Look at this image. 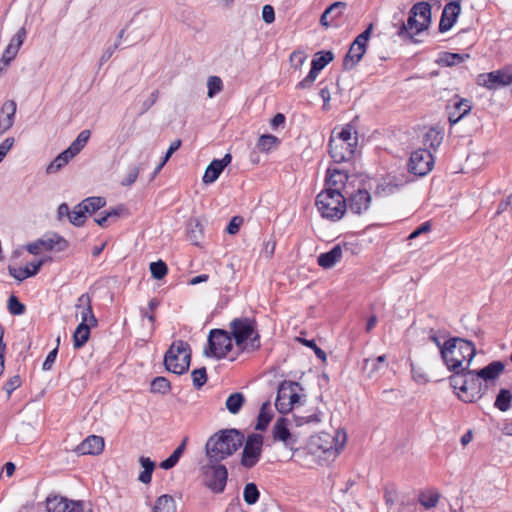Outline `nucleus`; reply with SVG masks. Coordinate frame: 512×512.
<instances>
[{
	"label": "nucleus",
	"instance_id": "f257e3e1",
	"mask_svg": "<svg viewBox=\"0 0 512 512\" xmlns=\"http://www.w3.org/2000/svg\"><path fill=\"white\" fill-rule=\"evenodd\" d=\"M244 442V435L236 429H223L206 442L205 453L210 463H220L233 455Z\"/></svg>",
	"mask_w": 512,
	"mask_h": 512
},
{
	"label": "nucleus",
	"instance_id": "f03ea898",
	"mask_svg": "<svg viewBox=\"0 0 512 512\" xmlns=\"http://www.w3.org/2000/svg\"><path fill=\"white\" fill-rule=\"evenodd\" d=\"M475 345L462 338H450L442 347L441 357L449 370H467L475 356Z\"/></svg>",
	"mask_w": 512,
	"mask_h": 512
},
{
	"label": "nucleus",
	"instance_id": "7ed1b4c3",
	"mask_svg": "<svg viewBox=\"0 0 512 512\" xmlns=\"http://www.w3.org/2000/svg\"><path fill=\"white\" fill-rule=\"evenodd\" d=\"M358 146L357 131L350 124L337 131L335 128L329 139V154L336 163L349 161L353 158Z\"/></svg>",
	"mask_w": 512,
	"mask_h": 512
},
{
	"label": "nucleus",
	"instance_id": "20e7f679",
	"mask_svg": "<svg viewBox=\"0 0 512 512\" xmlns=\"http://www.w3.org/2000/svg\"><path fill=\"white\" fill-rule=\"evenodd\" d=\"M316 207L323 218L340 220L347 210V200L337 189H325L316 197Z\"/></svg>",
	"mask_w": 512,
	"mask_h": 512
},
{
	"label": "nucleus",
	"instance_id": "39448f33",
	"mask_svg": "<svg viewBox=\"0 0 512 512\" xmlns=\"http://www.w3.org/2000/svg\"><path fill=\"white\" fill-rule=\"evenodd\" d=\"M229 328L238 347L245 349L243 345L249 340L247 345L250 350L260 348V335L256 331V321L253 318H235L230 322Z\"/></svg>",
	"mask_w": 512,
	"mask_h": 512
},
{
	"label": "nucleus",
	"instance_id": "423d86ee",
	"mask_svg": "<svg viewBox=\"0 0 512 512\" xmlns=\"http://www.w3.org/2000/svg\"><path fill=\"white\" fill-rule=\"evenodd\" d=\"M191 361V350L187 342L178 340L172 343L164 356L165 368L178 375L188 371Z\"/></svg>",
	"mask_w": 512,
	"mask_h": 512
},
{
	"label": "nucleus",
	"instance_id": "0eeeda50",
	"mask_svg": "<svg viewBox=\"0 0 512 512\" xmlns=\"http://www.w3.org/2000/svg\"><path fill=\"white\" fill-rule=\"evenodd\" d=\"M431 22V6L427 2H418L410 10L406 23H403L398 34L414 36L427 29Z\"/></svg>",
	"mask_w": 512,
	"mask_h": 512
},
{
	"label": "nucleus",
	"instance_id": "6e6552de",
	"mask_svg": "<svg viewBox=\"0 0 512 512\" xmlns=\"http://www.w3.org/2000/svg\"><path fill=\"white\" fill-rule=\"evenodd\" d=\"M232 337L222 329H213L208 336V345L204 350L207 357L222 359L232 350Z\"/></svg>",
	"mask_w": 512,
	"mask_h": 512
},
{
	"label": "nucleus",
	"instance_id": "1a4fd4ad",
	"mask_svg": "<svg viewBox=\"0 0 512 512\" xmlns=\"http://www.w3.org/2000/svg\"><path fill=\"white\" fill-rule=\"evenodd\" d=\"M300 386L296 382L284 381L280 384L277 392L275 406L284 414L290 412L300 400L298 391Z\"/></svg>",
	"mask_w": 512,
	"mask_h": 512
},
{
	"label": "nucleus",
	"instance_id": "9d476101",
	"mask_svg": "<svg viewBox=\"0 0 512 512\" xmlns=\"http://www.w3.org/2000/svg\"><path fill=\"white\" fill-rule=\"evenodd\" d=\"M205 485L215 493H222L225 489L228 471L220 463H210L204 468Z\"/></svg>",
	"mask_w": 512,
	"mask_h": 512
},
{
	"label": "nucleus",
	"instance_id": "9b49d317",
	"mask_svg": "<svg viewBox=\"0 0 512 512\" xmlns=\"http://www.w3.org/2000/svg\"><path fill=\"white\" fill-rule=\"evenodd\" d=\"M486 391L487 385L483 384L480 377L476 375V370H470L468 368L463 393H457V395L462 401L472 403L482 398Z\"/></svg>",
	"mask_w": 512,
	"mask_h": 512
},
{
	"label": "nucleus",
	"instance_id": "f8f14e48",
	"mask_svg": "<svg viewBox=\"0 0 512 512\" xmlns=\"http://www.w3.org/2000/svg\"><path fill=\"white\" fill-rule=\"evenodd\" d=\"M434 165V158L432 153L424 148H419L411 153L408 170L417 176H425L428 174Z\"/></svg>",
	"mask_w": 512,
	"mask_h": 512
},
{
	"label": "nucleus",
	"instance_id": "ddd939ff",
	"mask_svg": "<svg viewBox=\"0 0 512 512\" xmlns=\"http://www.w3.org/2000/svg\"><path fill=\"white\" fill-rule=\"evenodd\" d=\"M263 436L260 434H251L247 437L242 452L241 465L246 468L254 467L262 453Z\"/></svg>",
	"mask_w": 512,
	"mask_h": 512
},
{
	"label": "nucleus",
	"instance_id": "4468645a",
	"mask_svg": "<svg viewBox=\"0 0 512 512\" xmlns=\"http://www.w3.org/2000/svg\"><path fill=\"white\" fill-rule=\"evenodd\" d=\"M371 195L365 189H358L348 198L347 208L354 214H362L370 207Z\"/></svg>",
	"mask_w": 512,
	"mask_h": 512
},
{
	"label": "nucleus",
	"instance_id": "2eb2a0df",
	"mask_svg": "<svg viewBox=\"0 0 512 512\" xmlns=\"http://www.w3.org/2000/svg\"><path fill=\"white\" fill-rule=\"evenodd\" d=\"M460 12L461 5L458 1H449L443 9L439 23V31L447 32L450 30L456 22Z\"/></svg>",
	"mask_w": 512,
	"mask_h": 512
},
{
	"label": "nucleus",
	"instance_id": "dca6fc26",
	"mask_svg": "<svg viewBox=\"0 0 512 512\" xmlns=\"http://www.w3.org/2000/svg\"><path fill=\"white\" fill-rule=\"evenodd\" d=\"M512 83V66L493 71L487 74L484 85L488 89H496Z\"/></svg>",
	"mask_w": 512,
	"mask_h": 512
},
{
	"label": "nucleus",
	"instance_id": "f3484780",
	"mask_svg": "<svg viewBox=\"0 0 512 512\" xmlns=\"http://www.w3.org/2000/svg\"><path fill=\"white\" fill-rule=\"evenodd\" d=\"M448 109V121L451 125L458 123L465 115H467L472 105L468 99H459L455 97L453 104L447 107Z\"/></svg>",
	"mask_w": 512,
	"mask_h": 512
},
{
	"label": "nucleus",
	"instance_id": "a211bd4d",
	"mask_svg": "<svg viewBox=\"0 0 512 512\" xmlns=\"http://www.w3.org/2000/svg\"><path fill=\"white\" fill-rule=\"evenodd\" d=\"M104 449V439L101 436L90 435L75 449L79 455H98Z\"/></svg>",
	"mask_w": 512,
	"mask_h": 512
},
{
	"label": "nucleus",
	"instance_id": "6ab92c4d",
	"mask_svg": "<svg viewBox=\"0 0 512 512\" xmlns=\"http://www.w3.org/2000/svg\"><path fill=\"white\" fill-rule=\"evenodd\" d=\"M231 155L226 154L222 159H214L206 168V171L203 175V182L205 184H211L215 182L224 168L230 164L231 162Z\"/></svg>",
	"mask_w": 512,
	"mask_h": 512
},
{
	"label": "nucleus",
	"instance_id": "aec40b11",
	"mask_svg": "<svg viewBox=\"0 0 512 512\" xmlns=\"http://www.w3.org/2000/svg\"><path fill=\"white\" fill-rule=\"evenodd\" d=\"M76 308L78 310L77 315L79 314L81 317L80 323H86V325H96L97 319L93 314L92 306H91V298L88 293L82 294L77 299Z\"/></svg>",
	"mask_w": 512,
	"mask_h": 512
},
{
	"label": "nucleus",
	"instance_id": "412c9836",
	"mask_svg": "<svg viewBox=\"0 0 512 512\" xmlns=\"http://www.w3.org/2000/svg\"><path fill=\"white\" fill-rule=\"evenodd\" d=\"M17 105L14 100H7L0 109V135L8 131L14 124Z\"/></svg>",
	"mask_w": 512,
	"mask_h": 512
},
{
	"label": "nucleus",
	"instance_id": "4be33fe9",
	"mask_svg": "<svg viewBox=\"0 0 512 512\" xmlns=\"http://www.w3.org/2000/svg\"><path fill=\"white\" fill-rule=\"evenodd\" d=\"M505 370V364L502 361H493L482 369L476 370V375L488 386L489 382H494Z\"/></svg>",
	"mask_w": 512,
	"mask_h": 512
},
{
	"label": "nucleus",
	"instance_id": "5701e85b",
	"mask_svg": "<svg viewBox=\"0 0 512 512\" xmlns=\"http://www.w3.org/2000/svg\"><path fill=\"white\" fill-rule=\"evenodd\" d=\"M343 248L340 244L335 245L330 251L318 256L317 262L324 269L334 267L342 258Z\"/></svg>",
	"mask_w": 512,
	"mask_h": 512
},
{
	"label": "nucleus",
	"instance_id": "b1692460",
	"mask_svg": "<svg viewBox=\"0 0 512 512\" xmlns=\"http://www.w3.org/2000/svg\"><path fill=\"white\" fill-rule=\"evenodd\" d=\"M273 436L275 440L282 441L286 446H292L294 439L288 429V419L279 418L273 427Z\"/></svg>",
	"mask_w": 512,
	"mask_h": 512
},
{
	"label": "nucleus",
	"instance_id": "393cba45",
	"mask_svg": "<svg viewBox=\"0 0 512 512\" xmlns=\"http://www.w3.org/2000/svg\"><path fill=\"white\" fill-rule=\"evenodd\" d=\"M44 264V260H38L30 263L33 266V270H30L29 266L25 267H12L9 266V273L18 281H23L31 276L36 275Z\"/></svg>",
	"mask_w": 512,
	"mask_h": 512
},
{
	"label": "nucleus",
	"instance_id": "a878e982",
	"mask_svg": "<svg viewBox=\"0 0 512 512\" xmlns=\"http://www.w3.org/2000/svg\"><path fill=\"white\" fill-rule=\"evenodd\" d=\"M292 417L296 426H303L305 424H318L321 421L320 412L317 408L311 412H304L296 408Z\"/></svg>",
	"mask_w": 512,
	"mask_h": 512
},
{
	"label": "nucleus",
	"instance_id": "bb28decb",
	"mask_svg": "<svg viewBox=\"0 0 512 512\" xmlns=\"http://www.w3.org/2000/svg\"><path fill=\"white\" fill-rule=\"evenodd\" d=\"M366 52L365 47H360L358 45H355L354 43L351 44L349 51L347 52L343 66L346 70L353 69L356 64L362 59L363 55Z\"/></svg>",
	"mask_w": 512,
	"mask_h": 512
},
{
	"label": "nucleus",
	"instance_id": "cd10ccee",
	"mask_svg": "<svg viewBox=\"0 0 512 512\" xmlns=\"http://www.w3.org/2000/svg\"><path fill=\"white\" fill-rule=\"evenodd\" d=\"M347 180L348 175L345 171L339 169H328L327 189H337L338 191H341V188L345 186Z\"/></svg>",
	"mask_w": 512,
	"mask_h": 512
},
{
	"label": "nucleus",
	"instance_id": "c85d7f7f",
	"mask_svg": "<svg viewBox=\"0 0 512 512\" xmlns=\"http://www.w3.org/2000/svg\"><path fill=\"white\" fill-rule=\"evenodd\" d=\"M90 135V130H82L78 134L77 138L70 144V146L67 149H65L66 153H68L72 158H74L85 147L90 138Z\"/></svg>",
	"mask_w": 512,
	"mask_h": 512
},
{
	"label": "nucleus",
	"instance_id": "c756f323",
	"mask_svg": "<svg viewBox=\"0 0 512 512\" xmlns=\"http://www.w3.org/2000/svg\"><path fill=\"white\" fill-rule=\"evenodd\" d=\"M246 398L241 392H234L230 394L225 402L226 409L229 413L236 415L240 412L245 404Z\"/></svg>",
	"mask_w": 512,
	"mask_h": 512
},
{
	"label": "nucleus",
	"instance_id": "7c9ffc66",
	"mask_svg": "<svg viewBox=\"0 0 512 512\" xmlns=\"http://www.w3.org/2000/svg\"><path fill=\"white\" fill-rule=\"evenodd\" d=\"M273 413L270 408V403L265 402L262 404L258 417H257V423L255 426L256 430L264 431L267 426L269 425L270 421L272 420Z\"/></svg>",
	"mask_w": 512,
	"mask_h": 512
},
{
	"label": "nucleus",
	"instance_id": "2f4dec72",
	"mask_svg": "<svg viewBox=\"0 0 512 512\" xmlns=\"http://www.w3.org/2000/svg\"><path fill=\"white\" fill-rule=\"evenodd\" d=\"M440 499V494L433 490H424L419 493L418 501L419 503L426 509H431L436 507Z\"/></svg>",
	"mask_w": 512,
	"mask_h": 512
},
{
	"label": "nucleus",
	"instance_id": "473e14b6",
	"mask_svg": "<svg viewBox=\"0 0 512 512\" xmlns=\"http://www.w3.org/2000/svg\"><path fill=\"white\" fill-rule=\"evenodd\" d=\"M43 240L44 250L46 251L56 250L58 252H62L69 246L68 241L58 234H53L51 237Z\"/></svg>",
	"mask_w": 512,
	"mask_h": 512
},
{
	"label": "nucleus",
	"instance_id": "72a5a7b5",
	"mask_svg": "<svg viewBox=\"0 0 512 512\" xmlns=\"http://www.w3.org/2000/svg\"><path fill=\"white\" fill-rule=\"evenodd\" d=\"M86 323H80L73 334V343L76 349L81 348L88 341L90 337V327Z\"/></svg>",
	"mask_w": 512,
	"mask_h": 512
},
{
	"label": "nucleus",
	"instance_id": "f704fd0d",
	"mask_svg": "<svg viewBox=\"0 0 512 512\" xmlns=\"http://www.w3.org/2000/svg\"><path fill=\"white\" fill-rule=\"evenodd\" d=\"M139 463L143 467V471L140 473L138 480L144 484L151 482L152 473L155 469V462L148 457L141 456Z\"/></svg>",
	"mask_w": 512,
	"mask_h": 512
},
{
	"label": "nucleus",
	"instance_id": "c9c22d12",
	"mask_svg": "<svg viewBox=\"0 0 512 512\" xmlns=\"http://www.w3.org/2000/svg\"><path fill=\"white\" fill-rule=\"evenodd\" d=\"M106 200L103 197H88L79 203V207L86 213L92 214L104 207Z\"/></svg>",
	"mask_w": 512,
	"mask_h": 512
},
{
	"label": "nucleus",
	"instance_id": "e433bc0d",
	"mask_svg": "<svg viewBox=\"0 0 512 512\" xmlns=\"http://www.w3.org/2000/svg\"><path fill=\"white\" fill-rule=\"evenodd\" d=\"M152 512H176L175 501L170 495H162L157 500Z\"/></svg>",
	"mask_w": 512,
	"mask_h": 512
},
{
	"label": "nucleus",
	"instance_id": "4c0bfd02",
	"mask_svg": "<svg viewBox=\"0 0 512 512\" xmlns=\"http://www.w3.org/2000/svg\"><path fill=\"white\" fill-rule=\"evenodd\" d=\"M512 402V393L508 389H500L496 396L494 406L501 412H506L510 409Z\"/></svg>",
	"mask_w": 512,
	"mask_h": 512
},
{
	"label": "nucleus",
	"instance_id": "58836bf2",
	"mask_svg": "<svg viewBox=\"0 0 512 512\" xmlns=\"http://www.w3.org/2000/svg\"><path fill=\"white\" fill-rule=\"evenodd\" d=\"M186 442L187 439L185 438L182 443L173 451V453L166 460L160 463V467L162 469L169 470L177 464L186 448Z\"/></svg>",
	"mask_w": 512,
	"mask_h": 512
},
{
	"label": "nucleus",
	"instance_id": "ea45409f",
	"mask_svg": "<svg viewBox=\"0 0 512 512\" xmlns=\"http://www.w3.org/2000/svg\"><path fill=\"white\" fill-rule=\"evenodd\" d=\"M73 159L66 151L61 152L46 168L48 174L60 171L68 162Z\"/></svg>",
	"mask_w": 512,
	"mask_h": 512
},
{
	"label": "nucleus",
	"instance_id": "a19ab883",
	"mask_svg": "<svg viewBox=\"0 0 512 512\" xmlns=\"http://www.w3.org/2000/svg\"><path fill=\"white\" fill-rule=\"evenodd\" d=\"M69 500L64 497H49L46 500V508L48 512H65V508L68 507Z\"/></svg>",
	"mask_w": 512,
	"mask_h": 512
},
{
	"label": "nucleus",
	"instance_id": "79ce46f5",
	"mask_svg": "<svg viewBox=\"0 0 512 512\" xmlns=\"http://www.w3.org/2000/svg\"><path fill=\"white\" fill-rule=\"evenodd\" d=\"M442 139L443 136L438 130L430 128L423 136V144L426 147L436 149L441 144Z\"/></svg>",
	"mask_w": 512,
	"mask_h": 512
},
{
	"label": "nucleus",
	"instance_id": "37998d69",
	"mask_svg": "<svg viewBox=\"0 0 512 512\" xmlns=\"http://www.w3.org/2000/svg\"><path fill=\"white\" fill-rule=\"evenodd\" d=\"M453 372L452 376H450V385L454 390H458V393H463V389L466 383V371L455 369L451 370Z\"/></svg>",
	"mask_w": 512,
	"mask_h": 512
},
{
	"label": "nucleus",
	"instance_id": "c03bdc74",
	"mask_svg": "<svg viewBox=\"0 0 512 512\" xmlns=\"http://www.w3.org/2000/svg\"><path fill=\"white\" fill-rule=\"evenodd\" d=\"M279 144V139L271 134H265L260 136L257 142V148L261 152H269L272 148Z\"/></svg>",
	"mask_w": 512,
	"mask_h": 512
},
{
	"label": "nucleus",
	"instance_id": "a18cd8bd",
	"mask_svg": "<svg viewBox=\"0 0 512 512\" xmlns=\"http://www.w3.org/2000/svg\"><path fill=\"white\" fill-rule=\"evenodd\" d=\"M334 59V55L331 51L318 52L311 62V65L315 68H319L321 71L326 65H328Z\"/></svg>",
	"mask_w": 512,
	"mask_h": 512
},
{
	"label": "nucleus",
	"instance_id": "49530a36",
	"mask_svg": "<svg viewBox=\"0 0 512 512\" xmlns=\"http://www.w3.org/2000/svg\"><path fill=\"white\" fill-rule=\"evenodd\" d=\"M171 389L170 382L162 376L154 378L151 382L150 390L153 393L167 394Z\"/></svg>",
	"mask_w": 512,
	"mask_h": 512
},
{
	"label": "nucleus",
	"instance_id": "de8ad7c7",
	"mask_svg": "<svg viewBox=\"0 0 512 512\" xmlns=\"http://www.w3.org/2000/svg\"><path fill=\"white\" fill-rule=\"evenodd\" d=\"M259 490L254 483H247L244 487L243 498L248 505L255 504L259 499Z\"/></svg>",
	"mask_w": 512,
	"mask_h": 512
},
{
	"label": "nucleus",
	"instance_id": "09e8293b",
	"mask_svg": "<svg viewBox=\"0 0 512 512\" xmlns=\"http://www.w3.org/2000/svg\"><path fill=\"white\" fill-rule=\"evenodd\" d=\"M467 58H469V54L445 53L441 58V62L445 66L450 67L464 62Z\"/></svg>",
	"mask_w": 512,
	"mask_h": 512
},
{
	"label": "nucleus",
	"instance_id": "8fccbe9b",
	"mask_svg": "<svg viewBox=\"0 0 512 512\" xmlns=\"http://www.w3.org/2000/svg\"><path fill=\"white\" fill-rule=\"evenodd\" d=\"M150 271L153 278L161 280L168 273V267L165 262L158 260L150 264Z\"/></svg>",
	"mask_w": 512,
	"mask_h": 512
},
{
	"label": "nucleus",
	"instance_id": "3c124183",
	"mask_svg": "<svg viewBox=\"0 0 512 512\" xmlns=\"http://www.w3.org/2000/svg\"><path fill=\"white\" fill-rule=\"evenodd\" d=\"M346 3L345 2H335L333 4H331L324 12L323 14L321 15V18H320V23L321 25L325 26V27H329L331 22L333 20H330V15H332V11L333 10H336L338 8H346Z\"/></svg>",
	"mask_w": 512,
	"mask_h": 512
},
{
	"label": "nucleus",
	"instance_id": "603ef678",
	"mask_svg": "<svg viewBox=\"0 0 512 512\" xmlns=\"http://www.w3.org/2000/svg\"><path fill=\"white\" fill-rule=\"evenodd\" d=\"M208 97L212 98L223 89V83L220 77L210 76L207 82Z\"/></svg>",
	"mask_w": 512,
	"mask_h": 512
},
{
	"label": "nucleus",
	"instance_id": "864d4df0",
	"mask_svg": "<svg viewBox=\"0 0 512 512\" xmlns=\"http://www.w3.org/2000/svg\"><path fill=\"white\" fill-rule=\"evenodd\" d=\"M85 211L79 207V204L70 213L69 222L74 226L81 227L85 223Z\"/></svg>",
	"mask_w": 512,
	"mask_h": 512
},
{
	"label": "nucleus",
	"instance_id": "5fc2aeb1",
	"mask_svg": "<svg viewBox=\"0 0 512 512\" xmlns=\"http://www.w3.org/2000/svg\"><path fill=\"white\" fill-rule=\"evenodd\" d=\"M193 385L195 388H201L207 382L206 368H198L191 373Z\"/></svg>",
	"mask_w": 512,
	"mask_h": 512
},
{
	"label": "nucleus",
	"instance_id": "6e6d98bb",
	"mask_svg": "<svg viewBox=\"0 0 512 512\" xmlns=\"http://www.w3.org/2000/svg\"><path fill=\"white\" fill-rule=\"evenodd\" d=\"M319 68H315L311 65V69L308 75L297 84L298 89H308L312 86L319 74Z\"/></svg>",
	"mask_w": 512,
	"mask_h": 512
},
{
	"label": "nucleus",
	"instance_id": "4d7b16f0",
	"mask_svg": "<svg viewBox=\"0 0 512 512\" xmlns=\"http://www.w3.org/2000/svg\"><path fill=\"white\" fill-rule=\"evenodd\" d=\"M8 310L12 315H22L25 312V306L16 296L11 295L8 299Z\"/></svg>",
	"mask_w": 512,
	"mask_h": 512
},
{
	"label": "nucleus",
	"instance_id": "13d9d810",
	"mask_svg": "<svg viewBox=\"0 0 512 512\" xmlns=\"http://www.w3.org/2000/svg\"><path fill=\"white\" fill-rule=\"evenodd\" d=\"M143 164L141 163L139 166H134L130 169L127 175L121 181L122 186H131L138 178L139 172L142 169Z\"/></svg>",
	"mask_w": 512,
	"mask_h": 512
},
{
	"label": "nucleus",
	"instance_id": "bf43d9fd",
	"mask_svg": "<svg viewBox=\"0 0 512 512\" xmlns=\"http://www.w3.org/2000/svg\"><path fill=\"white\" fill-rule=\"evenodd\" d=\"M188 237L194 245H199L202 237V225L198 221L191 226Z\"/></svg>",
	"mask_w": 512,
	"mask_h": 512
},
{
	"label": "nucleus",
	"instance_id": "052dcab7",
	"mask_svg": "<svg viewBox=\"0 0 512 512\" xmlns=\"http://www.w3.org/2000/svg\"><path fill=\"white\" fill-rule=\"evenodd\" d=\"M26 30L24 27L19 29V31L12 37L10 40V43L8 44L9 47H14L15 50L19 51L21 45L23 44L25 38H26Z\"/></svg>",
	"mask_w": 512,
	"mask_h": 512
},
{
	"label": "nucleus",
	"instance_id": "680f3d73",
	"mask_svg": "<svg viewBox=\"0 0 512 512\" xmlns=\"http://www.w3.org/2000/svg\"><path fill=\"white\" fill-rule=\"evenodd\" d=\"M372 29H373V24H369V26L366 28L365 31H363L361 34H359L355 40L353 41V43L355 45H358L360 47H367V42L371 36V32H372Z\"/></svg>",
	"mask_w": 512,
	"mask_h": 512
},
{
	"label": "nucleus",
	"instance_id": "e2e57ef3",
	"mask_svg": "<svg viewBox=\"0 0 512 512\" xmlns=\"http://www.w3.org/2000/svg\"><path fill=\"white\" fill-rule=\"evenodd\" d=\"M21 385V378L19 375H14L13 377L9 378L8 381L5 383L3 389L6 391L7 396L10 397L12 392L16 390Z\"/></svg>",
	"mask_w": 512,
	"mask_h": 512
},
{
	"label": "nucleus",
	"instance_id": "0e129e2a",
	"mask_svg": "<svg viewBox=\"0 0 512 512\" xmlns=\"http://www.w3.org/2000/svg\"><path fill=\"white\" fill-rule=\"evenodd\" d=\"M158 96V90L153 91L150 96L142 103V109L139 115L146 113L156 103Z\"/></svg>",
	"mask_w": 512,
	"mask_h": 512
},
{
	"label": "nucleus",
	"instance_id": "69168bd1",
	"mask_svg": "<svg viewBox=\"0 0 512 512\" xmlns=\"http://www.w3.org/2000/svg\"><path fill=\"white\" fill-rule=\"evenodd\" d=\"M242 223H243L242 217H240V216L233 217L226 228L227 233L231 234V235L238 233L239 228Z\"/></svg>",
	"mask_w": 512,
	"mask_h": 512
},
{
	"label": "nucleus",
	"instance_id": "338daca9",
	"mask_svg": "<svg viewBox=\"0 0 512 512\" xmlns=\"http://www.w3.org/2000/svg\"><path fill=\"white\" fill-rule=\"evenodd\" d=\"M57 353H58V348H54L52 351H50L42 365V369L44 371H48L52 368V365L53 363L55 362L56 360V357H57Z\"/></svg>",
	"mask_w": 512,
	"mask_h": 512
},
{
	"label": "nucleus",
	"instance_id": "774afa93",
	"mask_svg": "<svg viewBox=\"0 0 512 512\" xmlns=\"http://www.w3.org/2000/svg\"><path fill=\"white\" fill-rule=\"evenodd\" d=\"M262 18L263 20L270 24L275 20V12L274 8L271 5H264L262 8Z\"/></svg>",
	"mask_w": 512,
	"mask_h": 512
}]
</instances>
